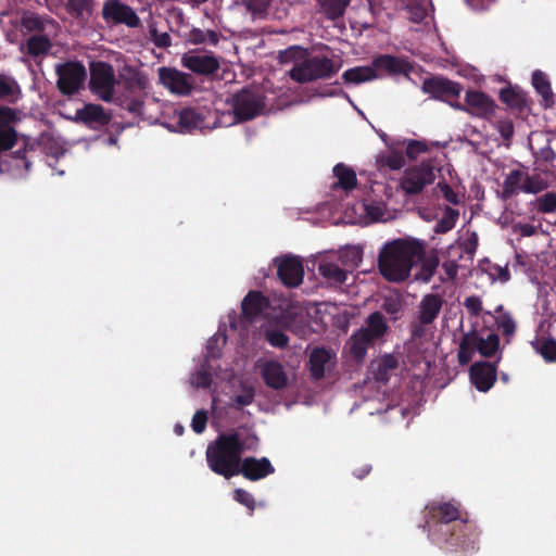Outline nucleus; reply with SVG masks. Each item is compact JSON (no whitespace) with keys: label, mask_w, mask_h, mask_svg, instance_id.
<instances>
[{"label":"nucleus","mask_w":556,"mask_h":556,"mask_svg":"<svg viewBox=\"0 0 556 556\" xmlns=\"http://www.w3.org/2000/svg\"><path fill=\"white\" fill-rule=\"evenodd\" d=\"M532 86L535 89V91L542 97V105L545 109L552 108L555 103V100L548 76L544 72L535 70L532 73Z\"/></svg>","instance_id":"29"},{"label":"nucleus","mask_w":556,"mask_h":556,"mask_svg":"<svg viewBox=\"0 0 556 556\" xmlns=\"http://www.w3.org/2000/svg\"><path fill=\"white\" fill-rule=\"evenodd\" d=\"M459 217V212L451 206H445L442 217L434 225L433 231L439 235L451 231Z\"/></svg>","instance_id":"36"},{"label":"nucleus","mask_w":556,"mask_h":556,"mask_svg":"<svg viewBox=\"0 0 556 556\" xmlns=\"http://www.w3.org/2000/svg\"><path fill=\"white\" fill-rule=\"evenodd\" d=\"M424 255V242L415 239L393 240L386 243L379 253V271L388 281H404L409 277L416 260L421 258Z\"/></svg>","instance_id":"3"},{"label":"nucleus","mask_w":556,"mask_h":556,"mask_svg":"<svg viewBox=\"0 0 556 556\" xmlns=\"http://www.w3.org/2000/svg\"><path fill=\"white\" fill-rule=\"evenodd\" d=\"M376 338L381 339L388 331V325L380 312L371 313L366 319V327H364Z\"/></svg>","instance_id":"39"},{"label":"nucleus","mask_w":556,"mask_h":556,"mask_svg":"<svg viewBox=\"0 0 556 556\" xmlns=\"http://www.w3.org/2000/svg\"><path fill=\"white\" fill-rule=\"evenodd\" d=\"M462 85L442 76H433L422 81L421 90L432 99L448 103L456 110H464L457 101L462 92Z\"/></svg>","instance_id":"8"},{"label":"nucleus","mask_w":556,"mask_h":556,"mask_svg":"<svg viewBox=\"0 0 556 556\" xmlns=\"http://www.w3.org/2000/svg\"><path fill=\"white\" fill-rule=\"evenodd\" d=\"M463 106V111L480 118L492 117L497 108L495 101L490 96L479 90H468L465 94V104Z\"/></svg>","instance_id":"12"},{"label":"nucleus","mask_w":556,"mask_h":556,"mask_svg":"<svg viewBox=\"0 0 556 556\" xmlns=\"http://www.w3.org/2000/svg\"><path fill=\"white\" fill-rule=\"evenodd\" d=\"M375 71L386 72L388 75H405L408 76L412 71V65L404 59L390 55L381 54L372 60Z\"/></svg>","instance_id":"22"},{"label":"nucleus","mask_w":556,"mask_h":556,"mask_svg":"<svg viewBox=\"0 0 556 556\" xmlns=\"http://www.w3.org/2000/svg\"><path fill=\"white\" fill-rule=\"evenodd\" d=\"M18 122L17 113L9 106H0V153L12 149L20 140L14 124Z\"/></svg>","instance_id":"14"},{"label":"nucleus","mask_w":556,"mask_h":556,"mask_svg":"<svg viewBox=\"0 0 556 556\" xmlns=\"http://www.w3.org/2000/svg\"><path fill=\"white\" fill-rule=\"evenodd\" d=\"M497 367L489 362H477L470 367V381L480 392H488L496 381Z\"/></svg>","instance_id":"19"},{"label":"nucleus","mask_w":556,"mask_h":556,"mask_svg":"<svg viewBox=\"0 0 556 556\" xmlns=\"http://www.w3.org/2000/svg\"><path fill=\"white\" fill-rule=\"evenodd\" d=\"M442 269L444 270L446 277L451 280L455 279L458 271V264L456 261H445L442 264Z\"/></svg>","instance_id":"62"},{"label":"nucleus","mask_w":556,"mask_h":556,"mask_svg":"<svg viewBox=\"0 0 556 556\" xmlns=\"http://www.w3.org/2000/svg\"><path fill=\"white\" fill-rule=\"evenodd\" d=\"M428 539L447 553L469 555L479 549L480 532L456 501H432L424 509Z\"/></svg>","instance_id":"1"},{"label":"nucleus","mask_w":556,"mask_h":556,"mask_svg":"<svg viewBox=\"0 0 556 556\" xmlns=\"http://www.w3.org/2000/svg\"><path fill=\"white\" fill-rule=\"evenodd\" d=\"M53 45L47 35H31L22 46V51L34 60L46 56Z\"/></svg>","instance_id":"26"},{"label":"nucleus","mask_w":556,"mask_h":556,"mask_svg":"<svg viewBox=\"0 0 556 556\" xmlns=\"http://www.w3.org/2000/svg\"><path fill=\"white\" fill-rule=\"evenodd\" d=\"M230 104L236 121L243 123L263 114L266 109V96L261 88L247 86L232 94Z\"/></svg>","instance_id":"5"},{"label":"nucleus","mask_w":556,"mask_h":556,"mask_svg":"<svg viewBox=\"0 0 556 556\" xmlns=\"http://www.w3.org/2000/svg\"><path fill=\"white\" fill-rule=\"evenodd\" d=\"M397 359L391 355H384L377 365L374 371V377L379 382H388L390 379V372L397 368Z\"/></svg>","instance_id":"37"},{"label":"nucleus","mask_w":556,"mask_h":556,"mask_svg":"<svg viewBox=\"0 0 556 556\" xmlns=\"http://www.w3.org/2000/svg\"><path fill=\"white\" fill-rule=\"evenodd\" d=\"M117 79L113 66L104 61L90 63V90L104 102H112Z\"/></svg>","instance_id":"7"},{"label":"nucleus","mask_w":556,"mask_h":556,"mask_svg":"<svg viewBox=\"0 0 556 556\" xmlns=\"http://www.w3.org/2000/svg\"><path fill=\"white\" fill-rule=\"evenodd\" d=\"M102 15L104 20L115 24H125L128 27H138L140 18L134 9L119 0H106L103 5Z\"/></svg>","instance_id":"13"},{"label":"nucleus","mask_w":556,"mask_h":556,"mask_svg":"<svg viewBox=\"0 0 556 556\" xmlns=\"http://www.w3.org/2000/svg\"><path fill=\"white\" fill-rule=\"evenodd\" d=\"M514 230L519 232L522 237H531L536 233V227L531 224L519 223L515 225Z\"/></svg>","instance_id":"64"},{"label":"nucleus","mask_w":556,"mask_h":556,"mask_svg":"<svg viewBox=\"0 0 556 556\" xmlns=\"http://www.w3.org/2000/svg\"><path fill=\"white\" fill-rule=\"evenodd\" d=\"M23 142V148L13 152V157L16 159L17 164L16 167H23L25 170H29L31 166V161L28 157V153L35 151L33 146H29L27 139L22 136L21 138Z\"/></svg>","instance_id":"46"},{"label":"nucleus","mask_w":556,"mask_h":556,"mask_svg":"<svg viewBox=\"0 0 556 556\" xmlns=\"http://www.w3.org/2000/svg\"><path fill=\"white\" fill-rule=\"evenodd\" d=\"M265 384L274 390H282L288 384V376L283 366L277 361H267L261 368Z\"/></svg>","instance_id":"23"},{"label":"nucleus","mask_w":556,"mask_h":556,"mask_svg":"<svg viewBox=\"0 0 556 556\" xmlns=\"http://www.w3.org/2000/svg\"><path fill=\"white\" fill-rule=\"evenodd\" d=\"M275 472V467L267 457L256 458L248 456L241 458V463L236 471V476L242 475L250 481L262 480Z\"/></svg>","instance_id":"15"},{"label":"nucleus","mask_w":556,"mask_h":556,"mask_svg":"<svg viewBox=\"0 0 556 556\" xmlns=\"http://www.w3.org/2000/svg\"><path fill=\"white\" fill-rule=\"evenodd\" d=\"M480 334L477 330H471L463 334L457 353L458 363L467 365L472 359L475 351H478Z\"/></svg>","instance_id":"27"},{"label":"nucleus","mask_w":556,"mask_h":556,"mask_svg":"<svg viewBox=\"0 0 556 556\" xmlns=\"http://www.w3.org/2000/svg\"><path fill=\"white\" fill-rule=\"evenodd\" d=\"M273 0H242L245 9L252 13L253 16H264Z\"/></svg>","instance_id":"48"},{"label":"nucleus","mask_w":556,"mask_h":556,"mask_svg":"<svg viewBox=\"0 0 556 556\" xmlns=\"http://www.w3.org/2000/svg\"><path fill=\"white\" fill-rule=\"evenodd\" d=\"M258 438L253 433L244 434L239 430L223 432L207 445L205 458L208 468L216 475L230 479L241 463L245 451L255 450Z\"/></svg>","instance_id":"2"},{"label":"nucleus","mask_w":556,"mask_h":556,"mask_svg":"<svg viewBox=\"0 0 556 556\" xmlns=\"http://www.w3.org/2000/svg\"><path fill=\"white\" fill-rule=\"evenodd\" d=\"M119 78L124 89L129 93L144 91L149 86L148 77L132 66H126L123 73H121Z\"/></svg>","instance_id":"25"},{"label":"nucleus","mask_w":556,"mask_h":556,"mask_svg":"<svg viewBox=\"0 0 556 556\" xmlns=\"http://www.w3.org/2000/svg\"><path fill=\"white\" fill-rule=\"evenodd\" d=\"M384 164L392 170L401 169L404 164L405 160L402 153L392 151L384 157Z\"/></svg>","instance_id":"60"},{"label":"nucleus","mask_w":556,"mask_h":556,"mask_svg":"<svg viewBox=\"0 0 556 556\" xmlns=\"http://www.w3.org/2000/svg\"><path fill=\"white\" fill-rule=\"evenodd\" d=\"M22 91L18 83L11 76L0 74V100L16 103Z\"/></svg>","instance_id":"33"},{"label":"nucleus","mask_w":556,"mask_h":556,"mask_svg":"<svg viewBox=\"0 0 556 556\" xmlns=\"http://www.w3.org/2000/svg\"><path fill=\"white\" fill-rule=\"evenodd\" d=\"M75 121L88 127L106 126L111 121V114L106 113L100 104L88 103L76 111Z\"/></svg>","instance_id":"21"},{"label":"nucleus","mask_w":556,"mask_h":556,"mask_svg":"<svg viewBox=\"0 0 556 556\" xmlns=\"http://www.w3.org/2000/svg\"><path fill=\"white\" fill-rule=\"evenodd\" d=\"M341 66V61H336L327 55H309L295 63L289 71V76L299 84L326 80L337 75Z\"/></svg>","instance_id":"4"},{"label":"nucleus","mask_w":556,"mask_h":556,"mask_svg":"<svg viewBox=\"0 0 556 556\" xmlns=\"http://www.w3.org/2000/svg\"><path fill=\"white\" fill-rule=\"evenodd\" d=\"M379 340L365 328L358 329L351 338V353L355 359L361 361L365 357L368 348Z\"/></svg>","instance_id":"28"},{"label":"nucleus","mask_w":556,"mask_h":556,"mask_svg":"<svg viewBox=\"0 0 556 556\" xmlns=\"http://www.w3.org/2000/svg\"><path fill=\"white\" fill-rule=\"evenodd\" d=\"M188 41L193 45H202L208 42L216 46L219 42V34L215 30H202L200 28H192L189 33Z\"/></svg>","instance_id":"40"},{"label":"nucleus","mask_w":556,"mask_h":556,"mask_svg":"<svg viewBox=\"0 0 556 556\" xmlns=\"http://www.w3.org/2000/svg\"><path fill=\"white\" fill-rule=\"evenodd\" d=\"M340 258L345 267L349 269L356 268L363 260V252L359 248L348 247L341 254Z\"/></svg>","instance_id":"45"},{"label":"nucleus","mask_w":556,"mask_h":556,"mask_svg":"<svg viewBox=\"0 0 556 556\" xmlns=\"http://www.w3.org/2000/svg\"><path fill=\"white\" fill-rule=\"evenodd\" d=\"M496 326L507 338L514 336L516 332V323L509 313H502L496 318Z\"/></svg>","instance_id":"50"},{"label":"nucleus","mask_w":556,"mask_h":556,"mask_svg":"<svg viewBox=\"0 0 556 556\" xmlns=\"http://www.w3.org/2000/svg\"><path fill=\"white\" fill-rule=\"evenodd\" d=\"M269 306V299L261 291H249L241 302L242 318L248 323H252Z\"/></svg>","instance_id":"20"},{"label":"nucleus","mask_w":556,"mask_h":556,"mask_svg":"<svg viewBox=\"0 0 556 556\" xmlns=\"http://www.w3.org/2000/svg\"><path fill=\"white\" fill-rule=\"evenodd\" d=\"M548 188V182L540 174L529 175L525 173V182L522 184V192L540 193Z\"/></svg>","instance_id":"42"},{"label":"nucleus","mask_w":556,"mask_h":556,"mask_svg":"<svg viewBox=\"0 0 556 556\" xmlns=\"http://www.w3.org/2000/svg\"><path fill=\"white\" fill-rule=\"evenodd\" d=\"M460 249L464 253L469 255V258L472 260L473 255L477 252L479 245V239L477 232L472 231L467 235V237L460 242Z\"/></svg>","instance_id":"52"},{"label":"nucleus","mask_w":556,"mask_h":556,"mask_svg":"<svg viewBox=\"0 0 556 556\" xmlns=\"http://www.w3.org/2000/svg\"><path fill=\"white\" fill-rule=\"evenodd\" d=\"M233 500L245 506L250 510L251 515L253 514L255 509V498L250 492L244 489H236L233 491Z\"/></svg>","instance_id":"53"},{"label":"nucleus","mask_w":556,"mask_h":556,"mask_svg":"<svg viewBox=\"0 0 556 556\" xmlns=\"http://www.w3.org/2000/svg\"><path fill=\"white\" fill-rule=\"evenodd\" d=\"M276 262L278 263V277L285 286L294 288L302 283L304 270L302 262L298 257L286 256Z\"/></svg>","instance_id":"17"},{"label":"nucleus","mask_w":556,"mask_h":556,"mask_svg":"<svg viewBox=\"0 0 556 556\" xmlns=\"http://www.w3.org/2000/svg\"><path fill=\"white\" fill-rule=\"evenodd\" d=\"M464 306L475 317L480 316L483 311L482 301L478 295L467 296L464 301Z\"/></svg>","instance_id":"57"},{"label":"nucleus","mask_w":556,"mask_h":556,"mask_svg":"<svg viewBox=\"0 0 556 556\" xmlns=\"http://www.w3.org/2000/svg\"><path fill=\"white\" fill-rule=\"evenodd\" d=\"M498 98L509 110L517 112L519 115H525L530 112L532 100L528 97L527 92L517 85H508L502 88L498 92Z\"/></svg>","instance_id":"18"},{"label":"nucleus","mask_w":556,"mask_h":556,"mask_svg":"<svg viewBox=\"0 0 556 556\" xmlns=\"http://www.w3.org/2000/svg\"><path fill=\"white\" fill-rule=\"evenodd\" d=\"M333 175L338 178V186L350 191L356 187V173L343 163H339L333 167Z\"/></svg>","instance_id":"35"},{"label":"nucleus","mask_w":556,"mask_h":556,"mask_svg":"<svg viewBox=\"0 0 556 556\" xmlns=\"http://www.w3.org/2000/svg\"><path fill=\"white\" fill-rule=\"evenodd\" d=\"M207 424V413L204 409L197 410L192 417L191 428L192 430L200 434L202 433Z\"/></svg>","instance_id":"59"},{"label":"nucleus","mask_w":556,"mask_h":556,"mask_svg":"<svg viewBox=\"0 0 556 556\" xmlns=\"http://www.w3.org/2000/svg\"><path fill=\"white\" fill-rule=\"evenodd\" d=\"M318 271L330 283H343L346 280V269L332 262H320Z\"/></svg>","instance_id":"34"},{"label":"nucleus","mask_w":556,"mask_h":556,"mask_svg":"<svg viewBox=\"0 0 556 556\" xmlns=\"http://www.w3.org/2000/svg\"><path fill=\"white\" fill-rule=\"evenodd\" d=\"M444 300L440 294H426L419 303V323L424 326L432 324L439 316Z\"/></svg>","instance_id":"24"},{"label":"nucleus","mask_w":556,"mask_h":556,"mask_svg":"<svg viewBox=\"0 0 556 556\" xmlns=\"http://www.w3.org/2000/svg\"><path fill=\"white\" fill-rule=\"evenodd\" d=\"M437 188L440 189L444 199L447 202L455 204V205L459 204L458 194L453 190V188L448 184H446L445 181H440V182H438Z\"/></svg>","instance_id":"61"},{"label":"nucleus","mask_w":556,"mask_h":556,"mask_svg":"<svg viewBox=\"0 0 556 556\" xmlns=\"http://www.w3.org/2000/svg\"><path fill=\"white\" fill-rule=\"evenodd\" d=\"M143 101L140 98H131L125 104V109L132 114H141Z\"/></svg>","instance_id":"63"},{"label":"nucleus","mask_w":556,"mask_h":556,"mask_svg":"<svg viewBox=\"0 0 556 556\" xmlns=\"http://www.w3.org/2000/svg\"><path fill=\"white\" fill-rule=\"evenodd\" d=\"M533 348L546 363H556V339H539L535 343H533Z\"/></svg>","instance_id":"38"},{"label":"nucleus","mask_w":556,"mask_h":556,"mask_svg":"<svg viewBox=\"0 0 556 556\" xmlns=\"http://www.w3.org/2000/svg\"><path fill=\"white\" fill-rule=\"evenodd\" d=\"M56 88L61 94L72 97L85 86L87 71L80 61L68 60L55 64Z\"/></svg>","instance_id":"6"},{"label":"nucleus","mask_w":556,"mask_h":556,"mask_svg":"<svg viewBox=\"0 0 556 556\" xmlns=\"http://www.w3.org/2000/svg\"><path fill=\"white\" fill-rule=\"evenodd\" d=\"M435 180V167L432 163L422 162L405 170L401 180V188L406 194L420 193L427 186Z\"/></svg>","instance_id":"9"},{"label":"nucleus","mask_w":556,"mask_h":556,"mask_svg":"<svg viewBox=\"0 0 556 556\" xmlns=\"http://www.w3.org/2000/svg\"><path fill=\"white\" fill-rule=\"evenodd\" d=\"M497 131L501 134L503 139L508 143L514 136V124L509 118L498 119L495 123Z\"/></svg>","instance_id":"56"},{"label":"nucleus","mask_w":556,"mask_h":556,"mask_svg":"<svg viewBox=\"0 0 556 556\" xmlns=\"http://www.w3.org/2000/svg\"><path fill=\"white\" fill-rule=\"evenodd\" d=\"M213 378L210 371L201 369L192 375V384L197 388L206 389L212 384Z\"/></svg>","instance_id":"58"},{"label":"nucleus","mask_w":556,"mask_h":556,"mask_svg":"<svg viewBox=\"0 0 556 556\" xmlns=\"http://www.w3.org/2000/svg\"><path fill=\"white\" fill-rule=\"evenodd\" d=\"M402 301L396 296H386L381 304V308L389 315L394 316L396 319V315L402 309Z\"/></svg>","instance_id":"54"},{"label":"nucleus","mask_w":556,"mask_h":556,"mask_svg":"<svg viewBox=\"0 0 556 556\" xmlns=\"http://www.w3.org/2000/svg\"><path fill=\"white\" fill-rule=\"evenodd\" d=\"M265 340L274 348L283 349L289 343V337L281 330L270 329L265 331Z\"/></svg>","instance_id":"49"},{"label":"nucleus","mask_w":556,"mask_h":556,"mask_svg":"<svg viewBox=\"0 0 556 556\" xmlns=\"http://www.w3.org/2000/svg\"><path fill=\"white\" fill-rule=\"evenodd\" d=\"M181 65L197 75L211 77L219 71L220 61L213 52L194 49L182 54Z\"/></svg>","instance_id":"10"},{"label":"nucleus","mask_w":556,"mask_h":556,"mask_svg":"<svg viewBox=\"0 0 556 556\" xmlns=\"http://www.w3.org/2000/svg\"><path fill=\"white\" fill-rule=\"evenodd\" d=\"M22 26L29 31H41L43 30V23L41 18L31 12H26L21 18Z\"/></svg>","instance_id":"51"},{"label":"nucleus","mask_w":556,"mask_h":556,"mask_svg":"<svg viewBox=\"0 0 556 556\" xmlns=\"http://www.w3.org/2000/svg\"><path fill=\"white\" fill-rule=\"evenodd\" d=\"M533 205L539 213H556V193L554 191L545 192L533 201Z\"/></svg>","instance_id":"44"},{"label":"nucleus","mask_w":556,"mask_h":556,"mask_svg":"<svg viewBox=\"0 0 556 556\" xmlns=\"http://www.w3.org/2000/svg\"><path fill=\"white\" fill-rule=\"evenodd\" d=\"M500 349L498 334L491 332L486 338L480 336L478 352L483 357H492Z\"/></svg>","instance_id":"43"},{"label":"nucleus","mask_w":556,"mask_h":556,"mask_svg":"<svg viewBox=\"0 0 556 556\" xmlns=\"http://www.w3.org/2000/svg\"><path fill=\"white\" fill-rule=\"evenodd\" d=\"M525 182V172L513 169L505 177L502 185L500 197L503 201L511 199L514 195L522 192V184Z\"/></svg>","instance_id":"30"},{"label":"nucleus","mask_w":556,"mask_h":556,"mask_svg":"<svg viewBox=\"0 0 556 556\" xmlns=\"http://www.w3.org/2000/svg\"><path fill=\"white\" fill-rule=\"evenodd\" d=\"M421 261V276L422 279L429 281L437 271V268L440 264L439 257L435 254H431L426 256V254L419 258Z\"/></svg>","instance_id":"47"},{"label":"nucleus","mask_w":556,"mask_h":556,"mask_svg":"<svg viewBox=\"0 0 556 556\" xmlns=\"http://www.w3.org/2000/svg\"><path fill=\"white\" fill-rule=\"evenodd\" d=\"M159 77L161 84L174 94L187 97L194 89L191 75L174 67L159 68Z\"/></svg>","instance_id":"11"},{"label":"nucleus","mask_w":556,"mask_h":556,"mask_svg":"<svg viewBox=\"0 0 556 556\" xmlns=\"http://www.w3.org/2000/svg\"><path fill=\"white\" fill-rule=\"evenodd\" d=\"M351 0H319L321 10L328 18L336 20L344 14Z\"/></svg>","instance_id":"41"},{"label":"nucleus","mask_w":556,"mask_h":556,"mask_svg":"<svg viewBox=\"0 0 556 556\" xmlns=\"http://www.w3.org/2000/svg\"><path fill=\"white\" fill-rule=\"evenodd\" d=\"M375 66H355L343 72L342 79L344 84L359 85L379 78Z\"/></svg>","instance_id":"31"},{"label":"nucleus","mask_w":556,"mask_h":556,"mask_svg":"<svg viewBox=\"0 0 556 556\" xmlns=\"http://www.w3.org/2000/svg\"><path fill=\"white\" fill-rule=\"evenodd\" d=\"M203 118L191 108L184 109L177 113V130L186 134L202 127Z\"/></svg>","instance_id":"32"},{"label":"nucleus","mask_w":556,"mask_h":556,"mask_svg":"<svg viewBox=\"0 0 556 556\" xmlns=\"http://www.w3.org/2000/svg\"><path fill=\"white\" fill-rule=\"evenodd\" d=\"M337 363L336 354L326 348H315L309 353L308 368L313 380H321Z\"/></svg>","instance_id":"16"},{"label":"nucleus","mask_w":556,"mask_h":556,"mask_svg":"<svg viewBox=\"0 0 556 556\" xmlns=\"http://www.w3.org/2000/svg\"><path fill=\"white\" fill-rule=\"evenodd\" d=\"M428 150L427 143L419 140H409L406 146V155L410 160H416L421 153Z\"/></svg>","instance_id":"55"}]
</instances>
